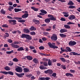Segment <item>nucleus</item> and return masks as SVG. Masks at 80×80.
Instances as JSON below:
<instances>
[{"mask_svg": "<svg viewBox=\"0 0 80 80\" xmlns=\"http://www.w3.org/2000/svg\"><path fill=\"white\" fill-rule=\"evenodd\" d=\"M20 41H19V42L18 41H14V42L11 44L10 45H11V47H12V48H20V46L14 44H20Z\"/></svg>", "mask_w": 80, "mask_h": 80, "instance_id": "f257e3e1", "label": "nucleus"}, {"mask_svg": "<svg viewBox=\"0 0 80 80\" xmlns=\"http://www.w3.org/2000/svg\"><path fill=\"white\" fill-rule=\"evenodd\" d=\"M0 73H3V74H5V75H7V74H9L11 75H13V72L12 71H0Z\"/></svg>", "mask_w": 80, "mask_h": 80, "instance_id": "f03ea898", "label": "nucleus"}, {"mask_svg": "<svg viewBox=\"0 0 80 80\" xmlns=\"http://www.w3.org/2000/svg\"><path fill=\"white\" fill-rule=\"evenodd\" d=\"M51 40H52L53 41H57L58 38L57 36L55 34H53L52 36L51 37Z\"/></svg>", "mask_w": 80, "mask_h": 80, "instance_id": "7ed1b4c3", "label": "nucleus"}, {"mask_svg": "<svg viewBox=\"0 0 80 80\" xmlns=\"http://www.w3.org/2000/svg\"><path fill=\"white\" fill-rule=\"evenodd\" d=\"M48 44L49 45V47L53 48V49H55V48H58V47L57 46H56L55 45H53L52 43L50 42H49L48 43Z\"/></svg>", "mask_w": 80, "mask_h": 80, "instance_id": "20e7f679", "label": "nucleus"}, {"mask_svg": "<svg viewBox=\"0 0 80 80\" xmlns=\"http://www.w3.org/2000/svg\"><path fill=\"white\" fill-rule=\"evenodd\" d=\"M48 18H50V20H53L55 21L57 20L56 17H54L51 15L48 14Z\"/></svg>", "mask_w": 80, "mask_h": 80, "instance_id": "39448f33", "label": "nucleus"}, {"mask_svg": "<svg viewBox=\"0 0 80 80\" xmlns=\"http://www.w3.org/2000/svg\"><path fill=\"white\" fill-rule=\"evenodd\" d=\"M77 44V42L75 41H70L68 43V45L69 46H74Z\"/></svg>", "mask_w": 80, "mask_h": 80, "instance_id": "423d86ee", "label": "nucleus"}, {"mask_svg": "<svg viewBox=\"0 0 80 80\" xmlns=\"http://www.w3.org/2000/svg\"><path fill=\"white\" fill-rule=\"evenodd\" d=\"M45 73H49L50 75L52 74V73H53V71L50 69H49L44 71Z\"/></svg>", "mask_w": 80, "mask_h": 80, "instance_id": "0eeeda50", "label": "nucleus"}, {"mask_svg": "<svg viewBox=\"0 0 80 80\" xmlns=\"http://www.w3.org/2000/svg\"><path fill=\"white\" fill-rule=\"evenodd\" d=\"M76 18L75 16L74 15H71L68 17V18L70 20H74V19H75Z\"/></svg>", "mask_w": 80, "mask_h": 80, "instance_id": "6e6552de", "label": "nucleus"}, {"mask_svg": "<svg viewBox=\"0 0 80 80\" xmlns=\"http://www.w3.org/2000/svg\"><path fill=\"white\" fill-rule=\"evenodd\" d=\"M70 55H77L78 56H80V54H78V53L77 52H71L69 53Z\"/></svg>", "mask_w": 80, "mask_h": 80, "instance_id": "1a4fd4ad", "label": "nucleus"}, {"mask_svg": "<svg viewBox=\"0 0 80 80\" xmlns=\"http://www.w3.org/2000/svg\"><path fill=\"white\" fill-rule=\"evenodd\" d=\"M23 31L25 33H27L28 34L30 33V30L28 28H24Z\"/></svg>", "mask_w": 80, "mask_h": 80, "instance_id": "9d476101", "label": "nucleus"}, {"mask_svg": "<svg viewBox=\"0 0 80 80\" xmlns=\"http://www.w3.org/2000/svg\"><path fill=\"white\" fill-rule=\"evenodd\" d=\"M8 22L10 23H11L12 22L13 23V25H16V24H17V23H16V22H17V21H16V20H8Z\"/></svg>", "mask_w": 80, "mask_h": 80, "instance_id": "9b49d317", "label": "nucleus"}, {"mask_svg": "<svg viewBox=\"0 0 80 80\" xmlns=\"http://www.w3.org/2000/svg\"><path fill=\"white\" fill-rule=\"evenodd\" d=\"M15 73L16 75H17L18 77H20V78L23 77V75H24V73H21V74H19L16 72Z\"/></svg>", "mask_w": 80, "mask_h": 80, "instance_id": "f8f14e48", "label": "nucleus"}, {"mask_svg": "<svg viewBox=\"0 0 80 80\" xmlns=\"http://www.w3.org/2000/svg\"><path fill=\"white\" fill-rule=\"evenodd\" d=\"M15 70L17 72H22V69L20 68L19 67H18V68H16L15 69Z\"/></svg>", "mask_w": 80, "mask_h": 80, "instance_id": "ddd939ff", "label": "nucleus"}, {"mask_svg": "<svg viewBox=\"0 0 80 80\" xmlns=\"http://www.w3.org/2000/svg\"><path fill=\"white\" fill-rule=\"evenodd\" d=\"M26 38L27 39V40H32V37L28 34H27L26 35Z\"/></svg>", "mask_w": 80, "mask_h": 80, "instance_id": "4468645a", "label": "nucleus"}, {"mask_svg": "<svg viewBox=\"0 0 80 80\" xmlns=\"http://www.w3.org/2000/svg\"><path fill=\"white\" fill-rule=\"evenodd\" d=\"M36 28L33 26H32L30 28H29L30 31H35L36 30Z\"/></svg>", "mask_w": 80, "mask_h": 80, "instance_id": "2eb2a0df", "label": "nucleus"}, {"mask_svg": "<svg viewBox=\"0 0 80 80\" xmlns=\"http://www.w3.org/2000/svg\"><path fill=\"white\" fill-rule=\"evenodd\" d=\"M45 23H48L50 22V18H48L47 19H46L45 20Z\"/></svg>", "mask_w": 80, "mask_h": 80, "instance_id": "dca6fc26", "label": "nucleus"}, {"mask_svg": "<svg viewBox=\"0 0 80 80\" xmlns=\"http://www.w3.org/2000/svg\"><path fill=\"white\" fill-rule=\"evenodd\" d=\"M60 33H64L65 32H67V30L65 29H62L60 30Z\"/></svg>", "mask_w": 80, "mask_h": 80, "instance_id": "f3484780", "label": "nucleus"}, {"mask_svg": "<svg viewBox=\"0 0 80 80\" xmlns=\"http://www.w3.org/2000/svg\"><path fill=\"white\" fill-rule=\"evenodd\" d=\"M34 23L36 24V25H37V24H38V25H39L40 23V21L38 20H35L33 21Z\"/></svg>", "mask_w": 80, "mask_h": 80, "instance_id": "a211bd4d", "label": "nucleus"}, {"mask_svg": "<svg viewBox=\"0 0 80 80\" xmlns=\"http://www.w3.org/2000/svg\"><path fill=\"white\" fill-rule=\"evenodd\" d=\"M23 70L25 73H28L29 72V69L27 68H24Z\"/></svg>", "mask_w": 80, "mask_h": 80, "instance_id": "6ab92c4d", "label": "nucleus"}, {"mask_svg": "<svg viewBox=\"0 0 80 80\" xmlns=\"http://www.w3.org/2000/svg\"><path fill=\"white\" fill-rule=\"evenodd\" d=\"M68 5H74V3L72 1L70 0L68 3Z\"/></svg>", "mask_w": 80, "mask_h": 80, "instance_id": "aec40b11", "label": "nucleus"}, {"mask_svg": "<svg viewBox=\"0 0 80 80\" xmlns=\"http://www.w3.org/2000/svg\"><path fill=\"white\" fill-rule=\"evenodd\" d=\"M24 50H25V49H23V47H21L17 49V51H24Z\"/></svg>", "mask_w": 80, "mask_h": 80, "instance_id": "412c9836", "label": "nucleus"}, {"mask_svg": "<svg viewBox=\"0 0 80 80\" xmlns=\"http://www.w3.org/2000/svg\"><path fill=\"white\" fill-rule=\"evenodd\" d=\"M60 60H61L62 62H63L64 63H65L67 62V61H66V59L64 58H60Z\"/></svg>", "mask_w": 80, "mask_h": 80, "instance_id": "4be33fe9", "label": "nucleus"}, {"mask_svg": "<svg viewBox=\"0 0 80 80\" xmlns=\"http://www.w3.org/2000/svg\"><path fill=\"white\" fill-rule=\"evenodd\" d=\"M59 35L62 38H65L67 37V35L62 33L60 34Z\"/></svg>", "mask_w": 80, "mask_h": 80, "instance_id": "5701e85b", "label": "nucleus"}, {"mask_svg": "<svg viewBox=\"0 0 80 80\" xmlns=\"http://www.w3.org/2000/svg\"><path fill=\"white\" fill-rule=\"evenodd\" d=\"M33 61L34 63H36L37 64V63H38V59H34L33 60Z\"/></svg>", "mask_w": 80, "mask_h": 80, "instance_id": "b1692460", "label": "nucleus"}, {"mask_svg": "<svg viewBox=\"0 0 80 80\" xmlns=\"http://www.w3.org/2000/svg\"><path fill=\"white\" fill-rule=\"evenodd\" d=\"M65 75L67 77H68L69 76H70L71 77H73V75L72 74L69 73H66Z\"/></svg>", "mask_w": 80, "mask_h": 80, "instance_id": "393cba45", "label": "nucleus"}, {"mask_svg": "<svg viewBox=\"0 0 80 80\" xmlns=\"http://www.w3.org/2000/svg\"><path fill=\"white\" fill-rule=\"evenodd\" d=\"M4 69L5 70H6L7 71H9V70H10V68L9 67H8V66H6L4 67Z\"/></svg>", "mask_w": 80, "mask_h": 80, "instance_id": "a878e982", "label": "nucleus"}, {"mask_svg": "<svg viewBox=\"0 0 80 80\" xmlns=\"http://www.w3.org/2000/svg\"><path fill=\"white\" fill-rule=\"evenodd\" d=\"M31 9H32V10H34V11H35V12H37V11H38V9L36 8H35V7H32Z\"/></svg>", "mask_w": 80, "mask_h": 80, "instance_id": "bb28decb", "label": "nucleus"}, {"mask_svg": "<svg viewBox=\"0 0 80 80\" xmlns=\"http://www.w3.org/2000/svg\"><path fill=\"white\" fill-rule=\"evenodd\" d=\"M14 11L15 12H20L22 11V9L19 8H14Z\"/></svg>", "mask_w": 80, "mask_h": 80, "instance_id": "cd10ccee", "label": "nucleus"}, {"mask_svg": "<svg viewBox=\"0 0 80 80\" xmlns=\"http://www.w3.org/2000/svg\"><path fill=\"white\" fill-rule=\"evenodd\" d=\"M64 27L68 29H70V26L68 25L65 24L64 25Z\"/></svg>", "mask_w": 80, "mask_h": 80, "instance_id": "c85d7f7f", "label": "nucleus"}, {"mask_svg": "<svg viewBox=\"0 0 80 80\" xmlns=\"http://www.w3.org/2000/svg\"><path fill=\"white\" fill-rule=\"evenodd\" d=\"M14 9V8L12 6H10L9 7V8H8V10L10 12L12 11L11 10H13Z\"/></svg>", "mask_w": 80, "mask_h": 80, "instance_id": "c756f323", "label": "nucleus"}, {"mask_svg": "<svg viewBox=\"0 0 80 80\" xmlns=\"http://www.w3.org/2000/svg\"><path fill=\"white\" fill-rule=\"evenodd\" d=\"M40 12L41 13L44 14H47V12L44 10H40Z\"/></svg>", "mask_w": 80, "mask_h": 80, "instance_id": "7c9ffc66", "label": "nucleus"}, {"mask_svg": "<svg viewBox=\"0 0 80 80\" xmlns=\"http://www.w3.org/2000/svg\"><path fill=\"white\" fill-rule=\"evenodd\" d=\"M27 58L28 60H32L33 59V58L32 57H30V56H28L27 57Z\"/></svg>", "mask_w": 80, "mask_h": 80, "instance_id": "2f4dec72", "label": "nucleus"}, {"mask_svg": "<svg viewBox=\"0 0 80 80\" xmlns=\"http://www.w3.org/2000/svg\"><path fill=\"white\" fill-rule=\"evenodd\" d=\"M13 18V19H15V20H22V18L21 17H14Z\"/></svg>", "mask_w": 80, "mask_h": 80, "instance_id": "473e14b6", "label": "nucleus"}, {"mask_svg": "<svg viewBox=\"0 0 80 80\" xmlns=\"http://www.w3.org/2000/svg\"><path fill=\"white\" fill-rule=\"evenodd\" d=\"M6 53L7 54H11V53H13V50H12L11 51H6Z\"/></svg>", "mask_w": 80, "mask_h": 80, "instance_id": "72a5a7b5", "label": "nucleus"}, {"mask_svg": "<svg viewBox=\"0 0 80 80\" xmlns=\"http://www.w3.org/2000/svg\"><path fill=\"white\" fill-rule=\"evenodd\" d=\"M27 34H22V35L21 36V38H26V37H27Z\"/></svg>", "mask_w": 80, "mask_h": 80, "instance_id": "f704fd0d", "label": "nucleus"}, {"mask_svg": "<svg viewBox=\"0 0 80 80\" xmlns=\"http://www.w3.org/2000/svg\"><path fill=\"white\" fill-rule=\"evenodd\" d=\"M30 34L31 35H36V33L35 32L32 31L30 32Z\"/></svg>", "mask_w": 80, "mask_h": 80, "instance_id": "c9c22d12", "label": "nucleus"}, {"mask_svg": "<svg viewBox=\"0 0 80 80\" xmlns=\"http://www.w3.org/2000/svg\"><path fill=\"white\" fill-rule=\"evenodd\" d=\"M18 22H20L21 23H24L26 22V20H20L18 21Z\"/></svg>", "mask_w": 80, "mask_h": 80, "instance_id": "e433bc0d", "label": "nucleus"}, {"mask_svg": "<svg viewBox=\"0 0 80 80\" xmlns=\"http://www.w3.org/2000/svg\"><path fill=\"white\" fill-rule=\"evenodd\" d=\"M52 62H51V60L49 59V60L48 61V64L49 66H52Z\"/></svg>", "mask_w": 80, "mask_h": 80, "instance_id": "4c0bfd02", "label": "nucleus"}, {"mask_svg": "<svg viewBox=\"0 0 80 80\" xmlns=\"http://www.w3.org/2000/svg\"><path fill=\"white\" fill-rule=\"evenodd\" d=\"M1 13L5 14V11L3 9H1L0 11Z\"/></svg>", "mask_w": 80, "mask_h": 80, "instance_id": "58836bf2", "label": "nucleus"}, {"mask_svg": "<svg viewBox=\"0 0 80 80\" xmlns=\"http://www.w3.org/2000/svg\"><path fill=\"white\" fill-rule=\"evenodd\" d=\"M61 67L62 68V69H63V70H65L66 69V66L65 65H61Z\"/></svg>", "mask_w": 80, "mask_h": 80, "instance_id": "ea45409f", "label": "nucleus"}, {"mask_svg": "<svg viewBox=\"0 0 80 80\" xmlns=\"http://www.w3.org/2000/svg\"><path fill=\"white\" fill-rule=\"evenodd\" d=\"M66 50H67L68 52H72V50L70 49V48L68 47H67L66 48Z\"/></svg>", "mask_w": 80, "mask_h": 80, "instance_id": "a19ab883", "label": "nucleus"}, {"mask_svg": "<svg viewBox=\"0 0 80 80\" xmlns=\"http://www.w3.org/2000/svg\"><path fill=\"white\" fill-rule=\"evenodd\" d=\"M39 48V50H44V48H45L43 46H41Z\"/></svg>", "mask_w": 80, "mask_h": 80, "instance_id": "79ce46f5", "label": "nucleus"}, {"mask_svg": "<svg viewBox=\"0 0 80 80\" xmlns=\"http://www.w3.org/2000/svg\"><path fill=\"white\" fill-rule=\"evenodd\" d=\"M43 34H44V35L45 36H47V35H49V33L48 32H43Z\"/></svg>", "mask_w": 80, "mask_h": 80, "instance_id": "37998d69", "label": "nucleus"}, {"mask_svg": "<svg viewBox=\"0 0 80 80\" xmlns=\"http://www.w3.org/2000/svg\"><path fill=\"white\" fill-rule=\"evenodd\" d=\"M75 6H70L68 7V8H75Z\"/></svg>", "mask_w": 80, "mask_h": 80, "instance_id": "c03bdc74", "label": "nucleus"}, {"mask_svg": "<svg viewBox=\"0 0 80 80\" xmlns=\"http://www.w3.org/2000/svg\"><path fill=\"white\" fill-rule=\"evenodd\" d=\"M52 77H57V73H53L52 74Z\"/></svg>", "mask_w": 80, "mask_h": 80, "instance_id": "a18cd8bd", "label": "nucleus"}, {"mask_svg": "<svg viewBox=\"0 0 80 80\" xmlns=\"http://www.w3.org/2000/svg\"><path fill=\"white\" fill-rule=\"evenodd\" d=\"M2 27H5V28H8V26L7 24H3L2 26Z\"/></svg>", "mask_w": 80, "mask_h": 80, "instance_id": "49530a36", "label": "nucleus"}, {"mask_svg": "<svg viewBox=\"0 0 80 80\" xmlns=\"http://www.w3.org/2000/svg\"><path fill=\"white\" fill-rule=\"evenodd\" d=\"M13 62H17L18 61V60L17 59V58H15L13 59Z\"/></svg>", "mask_w": 80, "mask_h": 80, "instance_id": "de8ad7c7", "label": "nucleus"}, {"mask_svg": "<svg viewBox=\"0 0 80 80\" xmlns=\"http://www.w3.org/2000/svg\"><path fill=\"white\" fill-rule=\"evenodd\" d=\"M41 55H42V56L43 55H44V56H50L49 54L42 53H41Z\"/></svg>", "mask_w": 80, "mask_h": 80, "instance_id": "09e8293b", "label": "nucleus"}, {"mask_svg": "<svg viewBox=\"0 0 80 80\" xmlns=\"http://www.w3.org/2000/svg\"><path fill=\"white\" fill-rule=\"evenodd\" d=\"M32 76H33V75L32 74H29L28 75L26 76V77H27L28 78H30V77H32Z\"/></svg>", "mask_w": 80, "mask_h": 80, "instance_id": "8fccbe9b", "label": "nucleus"}, {"mask_svg": "<svg viewBox=\"0 0 80 80\" xmlns=\"http://www.w3.org/2000/svg\"><path fill=\"white\" fill-rule=\"evenodd\" d=\"M43 64L44 66H45V67L48 66V64H47V62H43Z\"/></svg>", "mask_w": 80, "mask_h": 80, "instance_id": "3c124183", "label": "nucleus"}, {"mask_svg": "<svg viewBox=\"0 0 80 80\" xmlns=\"http://www.w3.org/2000/svg\"><path fill=\"white\" fill-rule=\"evenodd\" d=\"M8 42H9V43H12L13 41L12 40V39H9L8 40Z\"/></svg>", "mask_w": 80, "mask_h": 80, "instance_id": "603ef678", "label": "nucleus"}, {"mask_svg": "<svg viewBox=\"0 0 80 80\" xmlns=\"http://www.w3.org/2000/svg\"><path fill=\"white\" fill-rule=\"evenodd\" d=\"M67 24L68 25H75V23L71 22H69L68 23H67Z\"/></svg>", "mask_w": 80, "mask_h": 80, "instance_id": "864d4df0", "label": "nucleus"}, {"mask_svg": "<svg viewBox=\"0 0 80 80\" xmlns=\"http://www.w3.org/2000/svg\"><path fill=\"white\" fill-rule=\"evenodd\" d=\"M38 80H45V78L43 77V78H38Z\"/></svg>", "mask_w": 80, "mask_h": 80, "instance_id": "5fc2aeb1", "label": "nucleus"}, {"mask_svg": "<svg viewBox=\"0 0 80 80\" xmlns=\"http://www.w3.org/2000/svg\"><path fill=\"white\" fill-rule=\"evenodd\" d=\"M29 48H30V49H31V50H33V49H35V47H34L33 46H29Z\"/></svg>", "mask_w": 80, "mask_h": 80, "instance_id": "6e6d98bb", "label": "nucleus"}, {"mask_svg": "<svg viewBox=\"0 0 80 80\" xmlns=\"http://www.w3.org/2000/svg\"><path fill=\"white\" fill-rule=\"evenodd\" d=\"M5 37H9V34H8V33L6 32L5 33Z\"/></svg>", "mask_w": 80, "mask_h": 80, "instance_id": "4d7b16f0", "label": "nucleus"}, {"mask_svg": "<svg viewBox=\"0 0 80 80\" xmlns=\"http://www.w3.org/2000/svg\"><path fill=\"white\" fill-rule=\"evenodd\" d=\"M70 72L71 73H75V71L71 69L70 70Z\"/></svg>", "mask_w": 80, "mask_h": 80, "instance_id": "13d9d810", "label": "nucleus"}, {"mask_svg": "<svg viewBox=\"0 0 80 80\" xmlns=\"http://www.w3.org/2000/svg\"><path fill=\"white\" fill-rule=\"evenodd\" d=\"M60 20H61V21H66V19H65L63 18H61Z\"/></svg>", "mask_w": 80, "mask_h": 80, "instance_id": "bf43d9fd", "label": "nucleus"}, {"mask_svg": "<svg viewBox=\"0 0 80 80\" xmlns=\"http://www.w3.org/2000/svg\"><path fill=\"white\" fill-rule=\"evenodd\" d=\"M8 3L9 4V5H10L11 6H12V5H13V3L11 2H9Z\"/></svg>", "mask_w": 80, "mask_h": 80, "instance_id": "052dcab7", "label": "nucleus"}, {"mask_svg": "<svg viewBox=\"0 0 80 80\" xmlns=\"http://www.w3.org/2000/svg\"><path fill=\"white\" fill-rule=\"evenodd\" d=\"M42 39L43 41H46V40H47V38H46L45 37L42 38Z\"/></svg>", "mask_w": 80, "mask_h": 80, "instance_id": "680f3d73", "label": "nucleus"}, {"mask_svg": "<svg viewBox=\"0 0 80 80\" xmlns=\"http://www.w3.org/2000/svg\"><path fill=\"white\" fill-rule=\"evenodd\" d=\"M26 18H27L28 17V13H25L24 14Z\"/></svg>", "mask_w": 80, "mask_h": 80, "instance_id": "e2e57ef3", "label": "nucleus"}, {"mask_svg": "<svg viewBox=\"0 0 80 80\" xmlns=\"http://www.w3.org/2000/svg\"><path fill=\"white\" fill-rule=\"evenodd\" d=\"M36 78L34 77V76H32L31 77V79L32 80H34V79H35Z\"/></svg>", "mask_w": 80, "mask_h": 80, "instance_id": "0e129e2a", "label": "nucleus"}, {"mask_svg": "<svg viewBox=\"0 0 80 80\" xmlns=\"http://www.w3.org/2000/svg\"><path fill=\"white\" fill-rule=\"evenodd\" d=\"M8 45L7 44H4V47H8Z\"/></svg>", "mask_w": 80, "mask_h": 80, "instance_id": "69168bd1", "label": "nucleus"}, {"mask_svg": "<svg viewBox=\"0 0 80 80\" xmlns=\"http://www.w3.org/2000/svg\"><path fill=\"white\" fill-rule=\"evenodd\" d=\"M64 16L65 17H68L69 16V14H64Z\"/></svg>", "mask_w": 80, "mask_h": 80, "instance_id": "338daca9", "label": "nucleus"}, {"mask_svg": "<svg viewBox=\"0 0 80 80\" xmlns=\"http://www.w3.org/2000/svg\"><path fill=\"white\" fill-rule=\"evenodd\" d=\"M50 79V78L49 77L45 78V80H49Z\"/></svg>", "mask_w": 80, "mask_h": 80, "instance_id": "774afa93", "label": "nucleus"}]
</instances>
